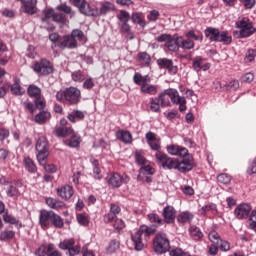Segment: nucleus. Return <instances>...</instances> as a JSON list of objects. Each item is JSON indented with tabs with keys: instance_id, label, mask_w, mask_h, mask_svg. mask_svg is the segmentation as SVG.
Masks as SVG:
<instances>
[{
	"instance_id": "1",
	"label": "nucleus",
	"mask_w": 256,
	"mask_h": 256,
	"mask_svg": "<svg viewBox=\"0 0 256 256\" xmlns=\"http://www.w3.org/2000/svg\"><path fill=\"white\" fill-rule=\"evenodd\" d=\"M148 220L150 223H153V225H142L135 233L131 234V241L136 251H143L145 243L151 239V235L157 233V227L165 225V221L155 213L148 214Z\"/></svg>"
},
{
	"instance_id": "2",
	"label": "nucleus",
	"mask_w": 256,
	"mask_h": 256,
	"mask_svg": "<svg viewBox=\"0 0 256 256\" xmlns=\"http://www.w3.org/2000/svg\"><path fill=\"white\" fill-rule=\"evenodd\" d=\"M145 139L151 151H156L155 159L159 167H162V169L168 171H171V169H175V167H177V158L169 157V155L166 153L161 152V138L157 137L156 133L148 131L145 134Z\"/></svg>"
},
{
	"instance_id": "3",
	"label": "nucleus",
	"mask_w": 256,
	"mask_h": 256,
	"mask_svg": "<svg viewBox=\"0 0 256 256\" xmlns=\"http://www.w3.org/2000/svg\"><path fill=\"white\" fill-rule=\"evenodd\" d=\"M79 12L86 17H101L107 15L110 11H115V4L111 2H104L100 8L91 7L87 0H70Z\"/></svg>"
},
{
	"instance_id": "4",
	"label": "nucleus",
	"mask_w": 256,
	"mask_h": 256,
	"mask_svg": "<svg viewBox=\"0 0 256 256\" xmlns=\"http://www.w3.org/2000/svg\"><path fill=\"white\" fill-rule=\"evenodd\" d=\"M39 223L42 229H49V227H55V229H63L65 222L63 218L53 212L52 210H41L39 215Z\"/></svg>"
},
{
	"instance_id": "5",
	"label": "nucleus",
	"mask_w": 256,
	"mask_h": 256,
	"mask_svg": "<svg viewBox=\"0 0 256 256\" xmlns=\"http://www.w3.org/2000/svg\"><path fill=\"white\" fill-rule=\"evenodd\" d=\"M235 27L238 31H234V37H237V39H248L256 33L255 24L249 17H240L235 22Z\"/></svg>"
},
{
	"instance_id": "6",
	"label": "nucleus",
	"mask_w": 256,
	"mask_h": 256,
	"mask_svg": "<svg viewBox=\"0 0 256 256\" xmlns=\"http://www.w3.org/2000/svg\"><path fill=\"white\" fill-rule=\"evenodd\" d=\"M133 83L140 87V91L144 93V95H155L159 89L157 85L151 84V76L148 74L143 76L141 73L135 72Z\"/></svg>"
},
{
	"instance_id": "7",
	"label": "nucleus",
	"mask_w": 256,
	"mask_h": 256,
	"mask_svg": "<svg viewBox=\"0 0 256 256\" xmlns=\"http://www.w3.org/2000/svg\"><path fill=\"white\" fill-rule=\"evenodd\" d=\"M56 101H65L69 105H77L81 101V90L77 87H68L56 93Z\"/></svg>"
},
{
	"instance_id": "8",
	"label": "nucleus",
	"mask_w": 256,
	"mask_h": 256,
	"mask_svg": "<svg viewBox=\"0 0 256 256\" xmlns=\"http://www.w3.org/2000/svg\"><path fill=\"white\" fill-rule=\"evenodd\" d=\"M171 249L169 237L164 232H158L153 239V251L156 255H163Z\"/></svg>"
},
{
	"instance_id": "9",
	"label": "nucleus",
	"mask_w": 256,
	"mask_h": 256,
	"mask_svg": "<svg viewBox=\"0 0 256 256\" xmlns=\"http://www.w3.org/2000/svg\"><path fill=\"white\" fill-rule=\"evenodd\" d=\"M36 155L39 165L45 166L47 163V157H49V141L45 136H41L36 142Z\"/></svg>"
},
{
	"instance_id": "10",
	"label": "nucleus",
	"mask_w": 256,
	"mask_h": 256,
	"mask_svg": "<svg viewBox=\"0 0 256 256\" xmlns=\"http://www.w3.org/2000/svg\"><path fill=\"white\" fill-rule=\"evenodd\" d=\"M167 89L159 93L156 98L150 99V109L154 113H159L161 107H169L171 105V100L169 95L166 94Z\"/></svg>"
},
{
	"instance_id": "11",
	"label": "nucleus",
	"mask_w": 256,
	"mask_h": 256,
	"mask_svg": "<svg viewBox=\"0 0 256 256\" xmlns=\"http://www.w3.org/2000/svg\"><path fill=\"white\" fill-rule=\"evenodd\" d=\"M34 73H37L39 77H45L53 73V65L47 59H41L39 62H35L33 66Z\"/></svg>"
},
{
	"instance_id": "12",
	"label": "nucleus",
	"mask_w": 256,
	"mask_h": 256,
	"mask_svg": "<svg viewBox=\"0 0 256 256\" xmlns=\"http://www.w3.org/2000/svg\"><path fill=\"white\" fill-rule=\"evenodd\" d=\"M130 181L129 176L122 175L119 173H113L108 179V186L111 189H119L122 183H128Z\"/></svg>"
},
{
	"instance_id": "13",
	"label": "nucleus",
	"mask_w": 256,
	"mask_h": 256,
	"mask_svg": "<svg viewBox=\"0 0 256 256\" xmlns=\"http://www.w3.org/2000/svg\"><path fill=\"white\" fill-rule=\"evenodd\" d=\"M159 69H167L170 75H177L179 68L173 64V60L169 58H160L157 60Z\"/></svg>"
},
{
	"instance_id": "14",
	"label": "nucleus",
	"mask_w": 256,
	"mask_h": 256,
	"mask_svg": "<svg viewBox=\"0 0 256 256\" xmlns=\"http://www.w3.org/2000/svg\"><path fill=\"white\" fill-rule=\"evenodd\" d=\"M1 185H8L7 193H23L25 191V185L22 182H16L12 184L7 180L5 176L0 178Z\"/></svg>"
},
{
	"instance_id": "15",
	"label": "nucleus",
	"mask_w": 256,
	"mask_h": 256,
	"mask_svg": "<svg viewBox=\"0 0 256 256\" xmlns=\"http://www.w3.org/2000/svg\"><path fill=\"white\" fill-rule=\"evenodd\" d=\"M22 3L20 11L26 15H35L37 13V0H16Z\"/></svg>"
},
{
	"instance_id": "16",
	"label": "nucleus",
	"mask_w": 256,
	"mask_h": 256,
	"mask_svg": "<svg viewBox=\"0 0 256 256\" xmlns=\"http://www.w3.org/2000/svg\"><path fill=\"white\" fill-rule=\"evenodd\" d=\"M205 59L201 56H196L192 59V69L196 73H199V71H209L211 69L210 63H205Z\"/></svg>"
},
{
	"instance_id": "17",
	"label": "nucleus",
	"mask_w": 256,
	"mask_h": 256,
	"mask_svg": "<svg viewBox=\"0 0 256 256\" xmlns=\"http://www.w3.org/2000/svg\"><path fill=\"white\" fill-rule=\"evenodd\" d=\"M174 169L180 171V173H187L193 169V156H188V158H184L182 161L176 159V166Z\"/></svg>"
},
{
	"instance_id": "18",
	"label": "nucleus",
	"mask_w": 256,
	"mask_h": 256,
	"mask_svg": "<svg viewBox=\"0 0 256 256\" xmlns=\"http://www.w3.org/2000/svg\"><path fill=\"white\" fill-rule=\"evenodd\" d=\"M166 151L169 153V155H174L177 157H187V155H189V150H187V148L177 144L166 146Z\"/></svg>"
},
{
	"instance_id": "19",
	"label": "nucleus",
	"mask_w": 256,
	"mask_h": 256,
	"mask_svg": "<svg viewBox=\"0 0 256 256\" xmlns=\"http://www.w3.org/2000/svg\"><path fill=\"white\" fill-rule=\"evenodd\" d=\"M253 208L251 207V204L249 203H242L234 210V215L237 219H245L249 217V214L251 213V210Z\"/></svg>"
},
{
	"instance_id": "20",
	"label": "nucleus",
	"mask_w": 256,
	"mask_h": 256,
	"mask_svg": "<svg viewBox=\"0 0 256 256\" xmlns=\"http://www.w3.org/2000/svg\"><path fill=\"white\" fill-rule=\"evenodd\" d=\"M162 217H164V223L171 225V223H175V217H177V211L173 206H166L163 209Z\"/></svg>"
},
{
	"instance_id": "21",
	"label": "nucleus",
	"mask_w": 256,
	"mask_h": 256,
	"mask_svg": "<svg viewBox=\"0 0 256 256\" xmlns=\"http://www.w3.org/2000/svg\"><path fill=\"white\" fill-rule=\"evenodd\" d=\"M57 47L59 49H77V39H72L70 35H65L61 38Z\"/></svg>"
},
{
	"instance_id": "22",
	"label": "nucleus",
	"mask_w": 256,
	"mask_h": 256,
	"mask_svg": "<svg viewBox=\"0 0 256 256\" xmlns=\"http://www.w3.org/2000/svg\"><path fill=\"white\" fill-rule=\"evenodd\" d=\"M165 47H167L169 51L177 53L180 49V36L178 34L170 36L169 40L165 42Z\"/></svg>"
},
{
	"instance_id": "23",
	"label": "nucleus",
	"mask_w": 256,
	"mask_h": 256,
	"mask_svg": "<svg viewBox=\"0 0 256 256\" xmlns=\"http://www.w3.org/2000/svg\"><path fill=\"white\" fill-rule=\"evenodd\" d=\"M87 115V112L74 109L67 115L68 121L70 123H77V121H83Z\"/></svg>"
},
{
	"instance_id": "24",
	"label": "nucleus",
	"mask_w": 256,
	"mask_h": 256,
	"mask_svg": "<svg viewBox=\"0 0 256 256\" xmlns=\"http://www.w3.org/2000/svg\"><path fill=\"white\" fill-rule=\"evenodd\" d=\"M166 94L168 95V97H170V101L171 103H173V105H177V103H183L185 99V97L179 95V91L174 88L166 89Z\"/></svg>"
},
{
	"instance_id": "25",
	"label": "nucleus",
	"mask_w": 256,
	"mask_h": 256,
	"mask_svg": "<svg viewBox=\"0 0 256 256\" xmlns=\"http://www.w3.org/2000/svg\"><path fill=\"white\" fill-rule=\"evenodd\" d=\"M13 81L14 83L9 85L12 95H23L25 91H23V88H21V79L14 77Z\"/></svg>"
},
{
	"instance_id": "26",
	"label": "nucleus",
	"mask_w": 256,
	"mask_h": 256,
	"mask_svg": "<svg viewBox=\"0 0 256 256\" xmlns=\"http://www.w3.org/2000/svg\"><path fill=\"white\" fill-rule=\"evenodd\" d=\"M204 35L207 39H209L210 43H217L219 30L217 28L207 27L204 30Z\"/></svg>"
},
{
	"instance_id": "27",
	"label": "nucleus",
	"mask_w": 256,
	"mask_h": 256,
	"mask_svg": "<svg viewBox=\"0 0 256 256\" xmlns=\"http://www.w3.org/2000/svg\"><path fill=\"white\" fill-rule=\"evenodd\" d=\"M233 37L229 35L228 31H219L216 43H222V45H231Z\"/></svg>"
},
{
	"instance_id": "28",
	"label": "nucleus",
	"mask_w": 256,
	"mask_h": 256,
	"mask_svg": "<svg viewBox=\"0 0 256 256\" xmlns=\"http://www.w3.org/2000/svg\"><path fill=\"white\" fill-rule=\"evenodd\" d=\"M116 139L122 141V143L129 144L133 141V136L130 131L118 130L116 132Z\"/></svg>"
},
{
	"instance_id": "29",
	"label": "nucleus",
	"mask_w": 256,
	"mask_h": 256,
	"mask_svg": "<svg viewBox=\"0 0 256 256\" xmlns=\"http://www.w3.org/2000/svg\"><path fill=\"white\" fill-rule=\"evenodd\" d=\"M57 11L60 13H64V15H68L69 19H73L75 17V11L71 6L67 5V3H61L56 7Z\"/></svg>"
},
{
	"instance_id": "30",
	"label": "nucleus",
	"mask_w": 256,
	"mask_h": 256,
	"mask_svg": "<svg viewBox=\"0 0 256 256\" xmlns=\"http://www.w3.org/2000/svg\"><path fill=\"white\" fill-rule=\"evenodd\" d=\"M23 163L24 168L26 169V171H28V173L34 174L37 172V165H35V162L33 161V159H31V157L25 156L23 158Z\"/></svg>"
},
{
	"instance_id": "31",
	"label": "nucleus",
	"mask_w": 256,
	"mask_h": 256,
	"mask_svg": "<svg viewBox=\"0 0 256 256\" xmlns=\"http://www.w3.org/2000/svg\"><path fill=\"white\" fill-rule=\"evenodd\" d=\"M64 144L67 147H71L72 149H77L81 145V137L77 134H74L71 138L64 140Z\"/></svg>"
},
{
	"instance_id": "32",
	"label": "nucleus",
	"mask_w": 256,
	"mask_h": 256,
	"mask_svg": "<svg viewBox=\"0 0 256 256\" xmlns=\"http://www.w3.org/2000/svg\"><path fill=\"white\" fill-rule=\"evenodd\" d=\"M138 61L140 63V67H150L151 55H149L147 52H140L138 54Z\"/></svg>"
},
{
	"instance_id": "33",
	"label": "nucleus",
	"mask_w": 256,
	"mask_h": 256,
	"mask_svg": "<svg viewBox=\"0 0 256 256\" xmlns=\"http://www.w3.org/2000/svg\"><path fill=\"white\" fill-rule=\"evenodd\" d=\"M3 220L6 223H9V225H15L18 229H21L23 227V223L19 221V219H16L15 216L9 215L7 212L3 215Z\"/></svg>"
},
{
	"instance_id": "34",
	"label": "nucleus",
	"mask_w": 256,
	"mask_h": 256,
	"mask_svg": "<svg viewBox=\"0 0 256 256\" xmlns=\"http://www.w3.org/2000/svg\"><path fill=\"white\" fill-rule=\"evenodd\" d=\"M74 131L71 127H58L55 130L56 137H69V135H73Z\"/></svg>"
},
{
	"instance_id": "35",
	"label": "nucleus",
	"mask_w": 256,
	"mask_h": 256,
	"mask_svg": "<svg viewBox=\"0 0 256 256\" xmlns=\"http://www.w3.org/2000/svg\"><path fill=\"white\" fill-rule=\"evenodd\" d=\"M47 119H51V113L47 111H42L38 114H36L34 121L35 123H38V125H43Z\"/></svg>"
},
{
	"instance_id": "36",
	"label": "nucleus",
	"mask_w": 256,
	"mask_h": 256,
	"mask_svg": "<svg viewBox=\"0 0 256 256\" xmlns=\"http://www.w3.org/2000/svg\"><path fill=\"white\" fill-rule=\"evenodd\" d=\"M180 49H186L191 51V49H195V42L187 38L186 40L183 39V36H180Z\"/></svg>"
},
{
	"instance_id": "37",
	"label": "nucleus",
	"mask_w": 256,
	"mask_h": 256,
	"mask_svg": "<svg viewBox=\"0 0 256 256\" xmlns=\"http://www.w3.org/2000/svg\"><path fill=\"white\" fill-rule=\"evenodd\" d=\"M130 19L132 20L133 23H136L140 27H145V25H147L145 20H143V13L134 12L132 13Z\"/></svg>"
},
{
	"instance_id": "38",
	"label": "nucleus",
	"mask_w": 256,
	"mask_h": 256,
	"mask_svg": "<svg viewBox=\"0 0 256 256\" xmlns=\"http://www.w3.org/2000/svg\"><path fill=\"white\" fill-rule=\"evenodd\" d=\"M27 93L29 97H34L35 99H39V97H41V88H39V86L35 84L29 85L27 89Z\"/></svg>"
},
{
	"instance_id": "39",
	"label": "nucleus",
	"mask_w": 256,
	"mask_h": 256,
	"mask_svg": "<svg viewBox=\"0 0 256 256\" xmlns=\"http://www.w3.org/2000/svg\"><path fill=\"white\" fill-rule=\"evenodd\" d=\"M71 77H72V81H75V83H83L87 76L85 75V71L76 70L72 72Z\"/></svg>"
},
{
	"instance_id": "40",
	"label": "nucleus",
	"mask_w": 256,
	"mask_h": 256,
	"mask_svg": "<svg viewBox=\"0 0 256 256\" xmlns=\"http://www.w3.org/2000/svg\"><path fill=\"white\" fill-rule=\"evenodd\" d=\"M46 204L51 209H62V207H65V203H63L61 201H58L55 198H47L46 199Z\"/></svg>"
},
{
	"instance_id": "41",
	"label": "nucleus",
	"mask_w": 256,
	"mask_h": 256,
	"mask_svg": "<svg viewBox=\"0 0 256 256\" xmlns=\"http://www.w3.org/2000/svg\"><path fill=\"white\" fill-rule=\"evenodd\" d=\"M139 173L140 175H155V168L151 166V162H148L139 169Z\"/></svg>"
},
{
	"instance_id": "42",
	"label": "nucleus",
	"mask_w": 256,
	"mask_h": 256,
	"mask_svg": "<svg viewBox=\"0 0 256 256\" xmlns=\"http://www.w3.org/2000/svg\"><path fill=\"white\" fill-rule=\"evenodd\" d=\"M73 246H75V240L73 238L63 240L59 243V249H62V251H69Z\"/></svg>"
},
{
	"instance_id": "43",
	"label": "nucleus",
	"mask_w": 256,
	"mask_h": 256,
	"mask_svg": "<svg viewBox=\"0 0 256 256\" xmlns=\"http://www.w3.org/2000/svg\"><path fill=\"white\" fill-rule=\"evenodd\" d=\"M11 239H15V231L13 230H4L0 233V241H11Z\"/></svg>"
},
{
	"instance_id": "44",
	"label": "nucleus",
	"mask_w": 256,
	"mask_h": 256,
	"mask_svg": "<svg viewBox=\"0 0 256 256\" xmlns=\"http://www.w3.org/2000/svg\"><path fill=\"white\" fill-rule=\"evenodd\" d=\"M117 19L120 21V23H129L131 20V14H129L127 10H120L119 14L117 15Z\"/></svg>"
},
{
	"instance_id": "45",
	"label": "nucleus",
	"mask_w": 256,
	"mask_h": 256,
	"mask_svg": "<svg viewBox=\"0 0 256 256\" xmlns=\"http://www.w3.org/2000/svg\"><path fill=\"white\" fill-rule=\"evenodd\" d=\"M217 211V205L215 204H208L203 206L200 210H198L199 215L205 216L207 213Z\"/></svg>"
},
{
	"instance_id": "46",
	"label": "nucleus",
	"mask_w": 256,
	"mask_h": 256,
	"mask_svg": "<svg viewBox=\"0 0 256 256\" xmlns=\"http://www.w3.org/2000/svg\"><path fill=\"white\" fill-rule=\"evenodd\" d=\"M82 83L83 89H86L87 91H91V89L95 87V79L91 76L85 78Z\"/></svg>"
},
{
	"instance_id": "47",
	"label": "nucleus",
	"mask_w": 256,
	"mask_h": 256,
	"mask_svg": "<svg viewBox=\"0 0 256 256\" xmlns=\"http://www.w3.org/2000/svg\"><path fill=\"white\" fill-rule=\"evenodd\" d=\"M186 39H193L194 41H203V35H197L194 29L189 30L185 33Z\"/></svg>"
},
{
	"instance_id": "48",
	"label": "nucleus",
	"mask_w": 256,
	"mask_h": 256,
	"mask_svg": "<svg viewBox=\"0 0 256 256\" xmlns=\"http://www.w3.org/2000/svg\"><path fill=\"white\" fill-rule=\"evenodd\" d=\"M177 219L179 223H189L193 220V216L189 212H183Z\"/></svg>"
},
{
	"instance_id": "49",
	"label": "nucleus",
	"mask_w": 256,
	"mask_h": 256,
	"mask_svg": "<svg viewBox=\"0 0 256 256\" xmlns=\"http://www.w3.org/2000/svg\"><path fill=\"white\" fill-rule=\"evenodd\" d=\"M55 15V10L53 8H48L44 10V17L41 18L42 23H47L49 19H53Z\"/></svg>"
},
{
	"instance_id": "50",
	"label": "nucleus",
	"mask_w": 256,
	"mask_h": 256,
	"mask_svg": "<svg viewBox=\"0 0 256 256\" xmlns=\"http://www.w3.org/2000/svg\"><path fill=\"white\" fill-rule=\"evenodd\" d=\"M47 256H63L57 248H55V244H48L47 245Z\"/></svg>"
},
{
	"instance_id": "51",
	"label": "nucleus",
	"mask_w": 256,
	"mask_h": 256,
	"mask_svg": "<svg viewBox=\"0 0 256 256\" xmlns=\"http://www.w3.org/2000/svg\"><path fill=\"white\" fill-rule=\"evenodd\" d=\"M76 219L79 225H82L83 227H87V225H89V216L86 214H77Z\"/></svg>"
},
{
	"instance_id": "52",
	"label": "nucleus",
	"mask_w": 256,
	"mask_h": 256,
	"mask_svg": "<svg viewBox=\"0 0 256 256\" xmlns=\"http://www.w3.org/2000/svg\"><path fill=\"white\" fill-rule=\"evenodd\" d=\"M208 239L211 241V243H214L215 245H219L221 241V236L216 231H212L208 234Z\"/></svg>"
},
{
	"instance_id": "53",
	"label": "nucleus",
	"mask_w": 256,
	"mask_h": 256,
	"mask_svg": "<svg viewBox=\"0 0 256 256\" xmlns=\"http://www.w3.org/2000/svg\"><path fill=\"white\" fill-rule=\"evenodd\" d=\"M190 234L194 239H203V232H201V229L197 226L191 227Z\"/></svg>"
},
{
	"instance_id": "54",
	"label": "nucleus",
	"mask_w": 256,
	"mask_h": 256,
	"mask_svg": "<svg viewBox=\"0 0 256 256\" xmlns=\"http://www.w3.org/2000/svg\"><path fill=\"white\" fill-rule=\"evenodd\" d=\"M135 161L137 165H141L142 167L147 165L149 163V160H147L145 157L141 155V152L137 151L135 152Z\"/></svg>"
},
{
	"instance_id": "55",
	"label": "nucleus",
	"mask_w": 256,
	"mask_h": 256,
	"mask_svg": "<svg viewBox=\"0 0 256 256\" xmlns=\"http://www.w3.org/2000/svg\"><path fill=\"white\" fill-rule=\"evenodd\" d=\"M217 181L218 183H221L222 185H229V183H231V175L228 174H220L217 177Z\"/></svg>"
},
{
	"instance_id": "56",
	"label": "nucleus",
	"mask_w": 256,
	"mask_h": 256,
	"mask_svg": "<svg viewBox=\"0 0 256 256\" xmlns=\"http://www.w3.org/2000/svg\"><path fill=\"white\" fill-rule=\"evenodd\" d=\"M169 255L170 256H191V254H189V252H185L181 248H175V249L170 250Z\"/></svg>"
},
{
	"instance_id": "57",
	"label": "nucleus",
	"mask_w": 256,
	"mask_h": 256,
	"mask_svg": "<svg viewBox=\"0 0 256 256\" xmlns=\"http://www.w3.org/2000/svg\"><path fill=\"white\" fill-rule=\"evenodd\" d=\"M120 247V243L117 240H112L109 243V246L107 247V251L108 253H115V251H117V249H119Z\"/></svg>"
},
{
	"instance_id": "58",
	"label": "nucleus",
	"mask_w": 256,
	"mask_h": 256,
	"mask_svg": "<svg viewBox=\"0 0 256 256\" xmlns=\"http://www.w3.org/2000/svg\"><path fill=\"white\" fill-rule=\"evenodd\" d=\"M70 36L72 39H83L85 37V33L82 30L74 29Z\"/></svg>"
},
{
	"instance_id": "59",
	"label": "nucleus",
	"mask_w": 256,
	"mask_h": 256,
	"mask_svg": "<svg viewBox=\"0 0 256 256\" xmlns=\"http://www.w3.org/2000/svg\"><path fill=\"white\" fill-rule=\"evenodd\" d=\"M256 57V50L255 49H249L246 52L245 61H248L251 63V61H255Z\"/></svg>"
},
{
	"instance_id": "60",
	"label": "nucleus",
	"mask_w": 256,
	"mask_h": 256,
	"mask_svg": "<svg viewBox=\"0 0 256 256\" xmlns=\"http://www.w3.org/2000/svg\"><path fill=\"white\" fill-rule=\"evenodd\" d=\"M53 21L55 23H65V21H67V18L65 17V14L55 13L54 12Z\"/></svg>"
},
{
	"instance_id": "61",
	"label": "nucleus",
	"mask_w": 256,
	"mask_h": 256,
	"mask_svg": "<svg viewBox=\"0 0 256 256\" xmlns=\"http://www.w3.org/2000/svg\"><path fill=\"white\" fill-rule=\"evenodd\" d=\"M47 245L42 244L38 249L35 251L36 256H47Z\"/></svg>"
},
{
	"instance_id": "62",
	"label": "nucleus",
	"mask_w": 256,
	"mask_h": 256,
	"mask_svg": "<svg viewBox=\"0 0 256 256\" xmlns=\"http://www.w3.org/2000/svg\"><path fill=\"white\" fill-rule=\"evenodd\" d=\"M56 191L57 193H73V186L66 184L60 188H57Z\"/></svg>"
},
{
	"instance_id": "63",
	"label": "nucleus",
	"mask_w": 256,
	"mask_h": 256,
	"mask_svg": "<svg viewBox=\"0 0 256 256\" xmlns=\"http://www.w3.org/2000/svg\"><path fill=\"white\" fill-rule=\"evenodd\" d=\"M254 79L255 75L251 72H248L241 77V81H243L244 83H252Z\"/></svg>"
},
{
	"instance_id": "64",
	"label": "nucleus",
	"mask_w": 256,
	"mask_h": 256,
	"mask_svg": "<svg viewBox=\"0 0 256 256\" xmlns=\"http://www.w3.org/2000/svg\"><path fill=\"white\" fill-rule=\"evenodd\" d=\"M245 7V9H253L255 7V0H239Z\"/></svg>"
}]
</instances>
